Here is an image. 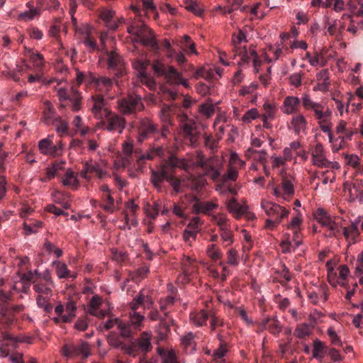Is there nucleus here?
Returning a JSON list of instances; mask_svg holds the SVG:
<instances>
[{"label": "nucleus", "instance_id": "1", "mask_svg": "<svg viewBox=\"0 0 363 363\" xmlns=\"http://www.w3.org/2000/svg\"><path fill=\"white\" fill-rule=\"evenodd\" d=\"M23 280L32 281L33 289L38 294L36 297L37 305L39 308L44 310L45 312L49 313L52 311V305L50 303V298L53 295L52 289L54 288L53 282H45L36 278L32 272H29L23 277Z\"/></svg>", "mask_w": 363, "mask_h": 363}, {"label": "nucleus", "instance_id": "2", "mask_svg": "<svg viewBox=\"0 0 363 363\" xmlns=\"http://www.w3.org/2000/svg\"><path fill=\"white\" fill-rule=\"evenodd\" d=\"M127 31L133 36L134 42L140 43L152 52H159L160 46L153 31L143 23L136 22L129 26Z\"/></svg>", "mask_w": 363, "mask_h": 363}, {"label": "nucleus", "instance_id": "3", "mask_svg": "<svg viewBox=\"0 0 363 363\" xmlns=\"http://www.w3.org/2000/svg\"><path fill=\"white\" fill-rule=\"evenodd\" d=\"M196 164L201 168L205 176L215 182H220L223 165L218 156L206 157L203 155H199Z\"/></svg>", "mask_w": 363, "mask_h": 363}, {"label": "nucleus", "instance_id": "4", "mask_svg": "<svg viewBox=\"0 0 363 363\" xmlns=\"http://www.w3.org/2000/svg\"><path fill=\"white\" fill-rule=\"evenodd\" d=\"M152 67L154 72L159 77H164L169 84H182L186 88L189 87L187 80L183 79L182 73L174 67L166 65L157 60L152 62Z\"/></svg>", "mask_w": 363, "mask_h": 363}, {"label": "nucleus", "instance_id": "5", "mask_svg": "<svg viewBox=\"0 0 363 363\" xmlns=\"http://www.w3.org/2000/svg\"><path fill=\"white\" fill-rule=\"evenodd\" d=\"M178 120L185 140L189 142L191 147H197L201 133L195 120L184 113L179 114Z\"/></svg>", "mask_w": 363, "mask_h": 363}, {"label": "nucleus", "instance_id": "6", "mask_svg": "<svg viewBox=\"0 0 363 363\" xmlns=\"http://www.w3.org/2000/svg\"><path fill=\"white\" fill-rule=\"evenodd\" d=\"M18 292L15 285L9 291L0 290V321L6 326L13 323V315L9 313V302L15 300V295Z\"/></svg>", "mask_w": 363, "mask_h": 363}, {"label": "nucleus", "instance_id": "7", "mask_svg": "<svg viewBox=\"0 0 363 363\" xmlns=\"http://www.w3.org/2000/svg\"><path fill=\"white\" fill-rule=\"evenodd\" d=\"M123 152L127 157L132 155L136 157L139 164H143L146 160H153L156 157H162L164 154V149L161 146L153 147L146 152H142L140 150L133 149V145L130 142H125L123 144Z\"/></svg>", "mask_w": 363, "mask_h": 363}, {"label": "nucleus", "instance_id": "8", "mask_svg": "<svg viewBox=\"0 0 363 363\" xmlns=\"http://www.w3.org/2000/svg\"><path fill=\"white\" fill-rule=\"evenodd\" d=\"M152 334L147 332H143L140 337L135 339L130 345H124L122 350L125 353L135 357L138 351L143 354H146L152 350L151 342Z\"/></svg>", "mask_w": 363, "mask_h": 363}, {"label": "nucleus", "instance_id": "9", "mask_svg": "<svg viewBox=\"0 0 363 363\" xmlns=\"http://www.w3.org/2000/svg\"><path fill=\"white\" fill-rule=\"evenodd\" d=\"M119 111L123 115H135L144 109L142 99L139 95L129 94L117 101Z\"/></svg>", "mask_w": 363, "mask_h": 363}, {"label": "nucleus", "instance_id": "10", "mask_svg": "<svg viewBox=\"0 0 363 363\" xmlns=\"http://www.w3.org/2000/svg\"><path fill=\"white\" fill-rule=\"evenodd\" d=\"M101 128L108 132H118L121 134L125 128L126 121L111 110H105V116L99 123Z\"/></svg>", "mask_w": 363, "mask_h": 363}, {"label": "nucleus", "instance_id": "11", "mask_svg": "<svg viewBox=\"0 0 363 363\" xmlns=\"http://www.w3.org/2000/svg\"><path fill=\"white\" fill-rule=\"evenodd\" d=\"M136 128L138 135V140L140 143H143L152 136L161 137V130L159 129L158 125L149 118H139Z\"/></svg>", "mask_w": 363, "mask_h": 363}, {"label": "nucleus", "instance_id": "12", "mask_svg": "<svg viewBox=\"0 0 363 363\" xmlns=\"http://www.w3.org/2000/svg\"><path fill=\"white\" fill-rule=\"evenodd\" d=\"M145 301L149 302V304L151 305L152 303V299L145 297L143 294H140L137 295L133 300V301L130 303V308L131 309V312L130 313L129 323L133 326L135 331L140 330L142 326V323L144 320V316L139 313H137L136 311Z\"/></svg>", "mask_w": 363, "mask_h": 363}, {"label": "nucleus", "instance_id": "13", "mask_svg": "<svg viewBox=\"0 0 363 363\" xmlns=\"http://www.w3.org/2000/svg\"><path fill=\"white\" fill-rule=\"evenodd\" d=\"M62 107L70 106L73 111H78L81 108L82 96L78 91L72 89L70 94L64 89H60L57 92Z\"/></svg>", "mask_w": 363, "mask_h": 363}, {"label": "nucleus", "instance_id": "14", "mask_svg": "<svg viewBox=\"0 0 363 363\" xmlns=\"http://www.w3.org/2000/svg\"><path fill=\"white\" fill-rule=\"evenodd\" d=\"M64 356L67 357H87L90 353L89 345L87 342H79L77 344H66L61 350Z\"/></svg>", "mask_w": 363, "mask_h": 363}, {"label": "nucleus", "instance_id": "15", "mask_svg": "<svg viewBox=\"0 0 363 363\" xmlns=\"http://www.w3.org/2000/svg\"><path fill=\"white\" fill-rule=\"evenodd\" d=\"M350 18L348 15H343L340 19L330 20L329 18L325 21L327 31L330 35L334 37L336 40L340 41L342 39V33L345 28V19Z\"/></svg>", "mask_w": 363, "mask_h": 363}, {"label": "nucleus", "instance_id": "16", "mask_svg": "<svg viewBox=\"0 0 363 363\" xmlns=\"http://www.w3.org/2000/svg\"><path fill=\"white\" fill-rule=\"evenodd\" d=\"M114 327L117 328L124 337H133L136 332L129 322L125 323L117 318L109 319L104 323V328L107 330Z\"/></svg>", "mask_w": 363, "mask_h": 363}, {"label": "nucleus", "instance_id": "17", "mask_svg": "<svg viewBox=\"0 0 363 363\" xmlns=\"http://www.w3.org/2000/svg\"><path fill=\"white\" fill-rule=\"evenodd\" d=\"M344 191L348 192L350 202H354L357 200L359 203H363V181L355 180L352 184L347 182L344 183Z\"/></svg>", "mask_w": 363, "mask_h": 363}, {"label": "nucleus", "instance_id": "18", "mask_svg": "<svg viewBox=\"0 0 363 363\" xmlns=\"http://www.w3.org/2000/svg\"><path fill=\"white\" fill-rule=\"evenodd\" d=\"M108 68L118 77H122L125 72V63L121 56L115 51L107 52Z\"/></svg>", "mask_w": 363, "mask_h": 363}, {"label": "nucleus", "instance_id": "19", "mask_svg": "<svg viewBox=\"0 0 363 363\" xmlns=\"http://www.w3.org/2000/svg\"><path fill=\"white\" fill-rule=\"evenodd\" d=\"M238 55L240 57V65H248L250 60H252L254 68L256 72H258V67L261 65L262 61L259 59V56L254 48L250 47L248 51L247 48L244 46L243 48L240 49Z\"/></svg>", "mask_w": 363, "mask_h": 363}, {"label": "nucleus", "instance_id": "20", "mask_svg": "<svg viewBox=\"0 0 363 363\" xmlns=\"http://www.w3.org/2000/svg\"><path fill=\"white\" fill-rule=\"evenodd\" d=\"M261 206L269 216H276V219H280V220L287 217L289 213L288 210L275 203L263 201Z\"/></svg>", "mask_w": 363, "mask_h": 363}, {"label": "nucleus", "instance_id": "21", "mask_svg": "<svg viewBox=\"0 0 363 363\" xmlns=\"http://www.w3.org/2000/svg\"><path fill=\"white\" fill-rule=\"evenodd\" d=\"M174 166L182 167V165L178 164H174V165L166 164L161 166L157 171H152L151 181L156 188H160L161 183L164 180L167 181L170 172L174 169Z\"/></svg>", "mask_w": 363, "mask_h": 363}, {"label": "nucleus", "instance_id": "22", "mask_svg": "<svg viewBox=\"0 0 363 363\" xmlns=\"http://www.w3.org/2000/svg\"><path fill=\"white\" fill-rule=\"evenodd\" d=\"M38 147L40 152L45 155L56 157L60 155L62 152L61 144L60 143L58 145H55L49 138L40 140Z\"/></svg>", "mask_w": 363, "mask_h": 363}, {"label": "nucleus", "instance_id": "23", "mask_svg": "<svg viewBox=\"0 0 363 363\" xmlns=\"http://www.w3.org/2000/svg\"><path fill=\"white\" fill-rule=\"evenodd\" d=\"M91 112L95 118L102 119L105 116V110H110L106 107V102L104 96L100 94H96L91 96Z\"/></svg>", "mask_w": 363, "mask_h": 363}, {"label": "nucleus", "instance_id": "24", "mask_svg": "<svg viewBox=\"0 0 363 363\" xmlns=\"http://www.w3.org/2000/svg\"><path fill=\"white\" fill-rule=\"evenodd\" d=\"M173 109L169 106L164 105L160 113V117L164 123L161 129V137L166 138L169 133V126L172 124Z\"/></svg>", "mask_w": 363, "mask_h": 363}, {"label": "nucleus", "instance_id": "25", "mask_svg": "<svg viewBox=\"0 0 363 363\" xmlns=\"http://www.w3.org/2000/svg\"><path fill=\"white\" fill-rule=\"evenodd\" d=\"M25 55L29 57L32 62L35 72H43L45 67V60L43 56L38 52L28 48H25Z\"/></svg>", "mask_w": 363, "mask_h": 363}, {"label": "nucleus", "instance_id": "26", "mask_svg": "<svg viewBox=\"0 0 363 363\" xmlns=\"http://www.w3.org/2000/svg\"><path fill=\"white\" fill-rule=\"evenodd\" d=\"M281 188L283 190V199H288L291 197L294 194V178L287 174L284 170L281 172Z\"/></svg>", "mask_w": 363, "mask_h": 363}, {"label": "nucleus", "instance_id": "27", "mask_svg": "<svg viewBox=\"0 0 363 363\" xmlns=\"http://www.w3.org/2000/svg\"><path fill=\"white\" fill-rule=\"evenodd\" d=\"M300 99L294 96H288L285 97L281 106V111L283 113L290 115L297 113L300 106Z\"/></svg>", "mask_w": 363, "mask_h": 363}, {"label": "nucleus", "instance_id": "28", "mask_svg": "<svg viewBox=\"0 0 363 363\" xmlns=\"http://www.w3.org/2000/svg\"><path fill=\"white\" fill-rule=\"evenodd\" d=\"M194 200L196 201V203L192 206V211L194 213H203L208 214L211 211L218 207V203L213 201L199 202L196 196L194 198Z\"/></svg>", "mask_w": 363, "mask_h": 363}, {"label": "nucleus", "instance_id": "29", "mask_svg": "<svg viewBox=\"0 0 363 363\" xmlns=\"http://www.w3.org/2000/svg\"><path fill=\"white\" fill-rule=\"evenodd\" d=\"M326 161L323 147L320 143H318L312 150L313 164L320 168H323L325 166Z\"/></svg>", "mask_w": 363, "mask_h": 363}, {"label": "nucleus", "instance_id": "30", "mask_svg": "<svg viewBox=\"0 0 363 363\" xmlns=\"http://www.w3.org/2000/svg\"><path fill=\"white\" fill-rule=\"evenodd\" d=\"M318 84L314 87V90H318L325 92L329 90L330 85L329 81V72L328 69H324L320 70L316 75Z\"/></svg>", "mask_w": 363, "mask_h": 363}, {"label": "nucleus", "instance_id": "31", "mask_svg": "<svg viewBox=\"0 0 363 363\" xmlns=\"http://www.w3.org/2000/svg\"><path fill=\"white\" fill-rule=\"evenodd\" d=\"M195 337L193 333L189 332L181 337V345L186 353L192 354L196 350Z\"/></svg>", "mask_w": 363, "mask_h": 363}, {"label": "nucleus", "instance_id": "32", "mask_svg": "<svg viewBox=\"0 0 363 363\" xmlns=\"http://www.w3.org/2000/svg\"><path fill=\"white\" fill-rule=\"evenodd\" d=\"M102 171L99 169V165L92 164L91 162H86L83 164V168L81 170V176L84 179H89L91 175L96 174L99 178L102 177Z\"/></svg>", "mask_w": 363, "mask_h": 363}, {"label": "nucleus", "instance_id": "33", "mask_svg": "<svg viewBox=\"0 0 363 363\" xmlns=\"http://www.w3.org/2000/svg\"><path fill=\"white\" fill-rule=\"evenodd\" d=\"M227 208L236 219L241 218L246 211V207L240 205L235 198L228 200Z\"/></svg>", "mask_w": 363, "mask_h": 363}, {"label": "nucleus", "instance_id": "34", "mask_svg": "<svg viewBox=\"0 0 363 363\" xmlns=\"http://www.w3.org/2000/svg\"><path fill=\"white\" fill-rule=\"evenodd\" d=\"M291 125L295 134L298 135L306 130L307 121L302 114L296 115L291 119Z\"/></svg>", "mask_w": 363, "mask_h": 363}, {"label": "nucleus", "instance_id": "35", "mask_svg": "<svg viewBox=\"0 0 363 363\" xmlns=\"http://www.w3.org/2000/svg\"><path fill=\"white\" fill-rule=\"evenodd\" d=\"M174 324V320L169 318L168 319H161L157 331L160 339H164L170 332V325Z\"/></svg>", "mask_w": 363, "mask_h": 363}, {"label": "nucleus", "instance_id": "36", "mask_svg": "<svg viewBox=\"0 0 363 363\" xmlns=\"http://www.w3.org/2000/svg\"><path fill=\"white\" fill-rule=\"evenodd\" d=\"M175 303V297L172 295H169L162 297L159 300V306L160 311H162L165 317H168L169 311Z\"/></svg>", "mask_w": 363, "mask_h": 363}, {"label": "nucleus", "instance_id": "37", "mask_svg": "<svg viewBox=\"0 0 363 363\" xmlns=\"http://www.w3.org/2000/svg\"><path fill=\"white\" fill-rule=\"evenodd\" d=\"M209 315L208 313L201 310L199 312H194L190 314L191 322L196 326L201 327L206 324Z\"/></svg>", "mask_w": 363, "mask_h": 363}, {"label": "nucleus", "instance_id": "38", "mask_svg": "<svg viewBox=\"0 0 363 363\" xmlns=\"http://www.w3.org/2000/svg\"><path fill=\"white\" fill-rule=\"evenodd\" d=\"M219 235L222 240V245L224 247L231 245L234 242V233L231 227L218 230Z\"/></svg>", "mask_w": 363, "mask_h": 363}, {"label": "nucleus", "instance_id": "39", "mask_svg": "<svg viewBox=\"0 0 363 363\" xmlns=\"http://www.w3.org/2000/svg\"><path fill=\"white\" fill-rule=\"evenodd\" d=\"M147 65L148 62L143 59L135 58L132 60L133 67L139 72L142 81L147 79L148 78L145 73V69Z\"/></svg>", "mask_w": 363, "mask_h": 363}, {"label": "nucleus", "instance_id": "40", "mask_svg": "<svg viewBox=\"0 0 363 363\" xmlns=\"http://www.w3.org/2000/svg\"><path fill=\"white\" fill-rule=\"evenodd\" d=\"M327 352L328 348L324 342L315 339L313 341V357L315 359H321Z\"/></svg>", "mask_w": 363, "mask_h": 363}, {"label": "nucleus", "instance_id": "41", "mask_svg": "<svg viewBox=\"0 0 363 363\" xmlns=\"http://www.w3.org/2000/svg\"><path fill=\"white\" fill-rule=\"evenodd\" d=\"M203 138L204 146L208 149L211 153L216 152L218 148L220 138L207 134H204Z\"/></svg>", "mask_w": 363, "mask_h": 363}, {"label": "nucleus", "instance_id": "42", "mask_svg": "<svg viewBox=\"0 0 363 363\" xmlns=\"http://www.w3.org/2000/svg\"><path fill=\"white\" fill-rule=\"evenodd\" d=\"M95 86L99 91L108 92L113 86V81L106 77H99Z\"/></svg>", "mask_w": 363, "mask_h": 363}, {"label": "nucleus", "instance_id": "43", "mask_svg": "<svg viewBox=\"0 0 363 363\" xmlns=\"http://www.w3.org/2000/svg\"><path fill=\"white\" fill-rule=\"evenodd\" d=\"M211 220L218 225V230L231 227L230 223V220L228 218L227 216L224 213H218V214L212 215Z\"/></svg>", "mask_w": 363, "mask_h": 363}, {"label": "nucleus", "instance_id": "44", "mask_svg": "<svg viewBox=\"0 0 363 363\" xmlns=\"http://www.w3.org/2000/svg\"><path fill=\"white\" fill-rule=\"evenodd\" d=\"M83 35L82 43L89 50V52H92L98 50L96 40L92 37L90 32L88 30H86L85 32L83 33Z\"/></svg>", "mask_w": 363, "mask_h": 363}, {"label": "nucleus", "instance_id": "45", "mask_svg": "<svg viewBox=\"0 0 363 363\" xmlns=\"http://www.w3.org/2000/svg\"><path fill=\"white\" fill-rule=\"evenodd\" d=\"M53 264L56 267V274L60 279H65L72 277L73 279L76 277L75 275L71 276L70 271L68 269L65 263L59 261L53 262Z\"/></svg>", "mask_w": 363, "mask_h": 363}, {"label": "nucleus", "instance_id": "46", "mask_svg": "<svg viewBox=\"0 0 363 363\" xmlns=\"http://www.w3.org/2000/svg\"><path fill=\"white\" fill-rule=\"evenodd\" d=\"M227 352V344L221 341L219 347L212 354L213 360L217 362H222L225 361L224 357Z\"/></svg>", "mask_w": 363, "mask_h": 363}, {"label": "nucleus", "instance_id": "47", "mask_svg": "<svg viewBox=\"0 0 363 363\" xmlns=\"http://www.w3.org/2000/svg\"><path fill=\"white\" fill-rule=\"evenodd\" d=\"M103 203L101 207L106 212L112 213L115 211V200L110 194H104L102 196Z\"/></svg>", "mask_w": 363, "mask_h": 363}, {"label": "nucleus", "instance_id": "48", "mask_svg": "<svg viewBox=\"0 0 363 363\" xmlns=\"http://www.w3.org/2000/svg\"><path fill=\"white\" fill-rule=\"evenodd\" d=\"M314 217L315 219L324 227L329 225V222L332 220V218L330 216L328 213L323 208H318L315 212Z\"/></svg>", "mask_w": 363, "mask_h": 363}, {"label": "nucleus", "instance_id": "49", "mask_svg": "<svg viewBox=\"0 0 363 363\" xmlns=\"http://www.w3.org/2000/svg\"><path fill=\"white\" fill-rule=\"evenodd\" d=\"M208 256L213 261H220L223 257V252L219 247L216 244H211L207 247Z\"/></svg>", "mask_w": 363, "mask_h": 363}, {"label": "nucleus", "instance_id": "50", "mask_svg": "<svg viewBox=\"0 0 363 363\" xmlns=\"http://www.w3.org/2000/svg\"><path fill=\"white\" fill-rule=\"evenodd\" d=\"M311 334L310 326L307 323H301L298 325L294 333V336L303 339L308 337Z\"/></svg>", "mask_w": 363, "mask_h": 363}, {"label": "nucleus", "instance_id": "51", "mask_svg": "<svg viewBox=\"0 0 363 363\" xmlns=\"http://www.w3.org/2000/svg\"><path fill=\"white\" fill-rule=\"evenodd\" d=\"M302 104L305 109L312 110L314 115L318 114V109H320V104L313 101L307 95L304 96L302 99Z\"/></svg>", "mask_w": 363, "mask_h": 363}, {"label": "nucleus", "instance_id": "52", "mask_svg": "<svg viewBox=\"0 0 363 363\" xmlns=\"http://www.w3.org/2000/svg\"><path fill=\"white\" fill-rule=\"evenodd\" d=\"M142 10L136 6H132V9L135 14L139 16L141 15L142 11H153L155 9V6H154L152 0H142Z\"/></svg>", "mask_w": 363, "mask_h": 363}, {"label": "nucleus", "instance_id": "53", "mask_svg": "<svg viewBox=\"0 0 363 363\" xmlns=\"http://www.w3.org/2000/svg\"><path fill=\"white\" fill-rule=\"evenodd\" d=\"M242 42H247V38L245 34L242 31L239 30L238 34H233L232 36V43L235 50V55H238V52L240 50L241 47L238 45L241 44Z\"/></svg>", "mask_w": 363, "mask_h": 363}, {"label": "nucleus", "instance_id": "54", "mask_svg": "<svg viewBox=\"0 0 363 363\" xmlns=\"http://www.w3.org/2000/svg\"><path fill=\"white\" fill-rule=\"evenodd\" d=\"M342 234L347 240L351 239L354 242L355 238L359 235V230L356 225L352 224L348 228H342Z\"/></svg>", "mask_w": 363, "mask_h": 363}, {"label": "nucleus", "instance_id": "55", "mask_svg": "<svg viewBox=\"0 0 363 363\" xmlns=\"http://www.w3.org/2000/svg\"><path fill=\"white\" fill-rule=\"evenodd\" d=\"M23 65L16 64V67L13 69L9 68V79H13L16 82H19L21 81V75L23 74Z\"/></svg>", "mask_w": 363, "mask_h": 363}, {"label": "nucleus", "instance_id": "56", "mask_svg": "<svg viewBox=\"0 0 363 363\" xmlns=\"http://www.w3.org/2000/svg\"><path fill=\"white\" fill-rule=\"evenodd\" d=\"M43 226V222L41 221H35L33 223L28 224L24 223L23 224V230H25V234L26 235H29L33 233H36L38 232V230L40 228Z\"/></svg>", "mask_w": 363, "mask_h": 363}, {"label": "nucleus", "instance_id": "57", "mask_svg": "<svg viewBox=\"0 0 363 363\" xmlns=\"http://www.w3.org/2000/svg\"><path fill=\"white\" fill-rule=\"evenodd\" d=\"M329 225H327V228L329 232V236L330 237H337L342 228L341 224L335 222L333 219L329 222Z\"/></svg>", "mask_w": 363, "mask_h": 363}, {"label": "nucleus", "instance_id": "58", "mask_svg": "<svg viewBox=\"0 0 363 363\" xmlns=\"http://www.w3.org/2000/svg\"><path fill=\"white\" fill-rule=\"evenodd\" d=\"M101 303V298L98 296H94L89 301V313L93 315H98V308Z\"/></svg>", "mask_w": 363, "mask_h": 363}, {"label": "nucleus", "instance_id": "59", "mask_svg": "<svg viewBox=\"0 0 363 363\" xmlns=\"http://www.w3.org/2000/svg\"><path fill=\"white\" fill-rule=\"evenodd\" d=\"M174 170L175 169L170 172L169 177H167V182L169 183V184L172 186L174 191L176 193H179L181 190V182L179 179L174 177Z\"/></svg>", "mask_w": 363, "mask_h": 363}, {"label": "nucleus", "instance_id": "60", "mask_svg": "<svg viewBox=\"0 0 363 363\" xmlns=\"http://www.w3.org/2000/svg\"><path fill=\"white\" fill-rule=\"evenodd\" d=\"M62 183L65 186H74L77 184V179L73 171L68 169L66 172L62 179Z\"/></svg>", "mask_w": 363, "mask_h": 363}, {"label": "nucleus", "instance_id": "61", "mask_svg": "<svg viewBox=\"0 0 363 363\" xmlns=\"http://www.w3.org/2000/svg\"><path fill=\"white\" fill-rule=\"evenodd\" d=\"M238 170L233 167H230L228 168L226 174H225L223 175L221 174V179H220V182H225L228 180L235 181L238 178Z\"/></svg>", "mask_w": 363, "mask_h": 363}, {"label": "nucleus", "instance_id": "62", "mask_svg": "<svg viewBox=\"0 0 363 363\" xmlns=\"http://www.w3.org/2000/svg\"><path fill=\"white\" fill-rule=\"evenodd\" d=\"M318 124L320 125V128L321 130L323 133H325L328 134V137H329L330 141L331 142L332 139H333V133L331 132L332 123L330 121H325L323 119L318 120Z\"/></svg>", "mask_w": 363, "mask_h": 363}, {"label": "nucleus", "instance_id": "63", "mask_svg": "<svg viewBox=\"0 0 363 363\" xmlns=\"http://www.w3.org/2000/svg\"><path fill=\"white\" fill-rule=\"evenodd\" d=\"M196 91L203 95L212 94L213 91V86H209L203 82H199L196 86Z\"/></svg>", "mask_w": 363, "mask_h": 363}, {"label": "nucleus", "instance_id": "64", "mask_svg": "<svg viewBox=\"0 0 363 363\" xmlns=\"http://www.w3.org/2000/svg\"><path fill=\"white\" fill-rule=\"evenodd\" d=\"M228 263L232 266H236L238 264V252L234 249H230L227 252Z\"/></svg>", "mask_w": 363, "mask_h": 363}]
</instances>
